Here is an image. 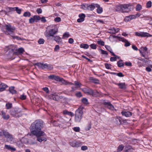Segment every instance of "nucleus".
<instances>
[{
	"mask_svg": "<svg viewBox=\"0 0 152 152\" xmlns=\"http://www.w3.org/2000/svg\"><path fill=\"white\" fill-rule=\"evenodd\" d=\"M116 85L118 86L120 88L125 89L126 88V86L124 83H116Z\"/></svg>",
	"mask_w": 152,
	"mask_h": 152,
	"instance_id": "nucleus-21",
	"label": "nucleus"
},
{
	"mask_svg": "<svg viewBox=\"0 0 152 152\" xmlns=\"http://www.w3.org/2000/svg\"><path fill=\"white\" fill-rule=\"evenodd\" d=\"M133 149L130 146L126 147L125 148L124 152H132Z\"/></svg>",
	"mask_w": 152,
	"mask_h": 152,
	"instance_id": "nucleus-31",
	"label": "nucleus"
},
{
	"mask_svg": "<svg viewBox=\"0 0 152 152\" xmlns=\"http://www.w3.org/2000/svg\"><path fill=\"white\" fill-rule=\"evenodd\" d=\"M119 31V29L118 28L115 29L114 28L112 29H109V32L112 34H114L117 33Z\"/></svg>",
	"mask_w": 152,
	"mask_h": 152,
	"instance_id": "nucleus-20",
	"label": "nucleus"
},
{
	"mask_svg": "<svg viewBox=\"0 0 152 152\" xmlns=\"http://www.w3.org/2000/svg\"><path fill=\"white\" fill-rule=\"evenodd\" d=\"M5 27L7 30L10 33L9 34L13 33L14 31L16 29L15 27L14 26H12L10 24L6 25Z\"/></svg>",
	"mask_w": 152,
	"mask_h": 152,
	"instance_id": "nucleus-10",
	"label": "nucleus"
},
{
	"mask_svg": "<svg viewBox=\"0 0 152 152\" xmlns=\"http://www.w3.org/2000/svg\"><path fill=\"white\" fill-rule=\"evenodd\" d=\"M73 130L76 132H78L80 131V129L79 127H75L74 128Z\"/></svg>",
	"mask_w": 152,
	"mask_h": 152,
	"instance_id": "nucleus-59",
	"label": "nucleus"
},
{
	"mask_svg": "<svg viewBox=\"0 0 152 152\" xmlns=\"http://www.w3.org/2000/svg\"><path fill=\"white\" fill-rule=\"evenodd\" d=\"M88 4H83L81 6V8L84 10H87L88 7Z\"/></svg>",
	"mask_w": 152,
	"mask_h": 152,
	"instance_id": "nucleus-37",
	"label": "nucleus"
},
{
	"mask_svg": "<svg viewBox=\"0 0 152 152\" xmlns=\"http://www.w3.org/2000/svg\"><path fill=\"white\" fill-rule=\"evenodd\" d=\"M135 34L136 36L142 37H151L152 36V35H151L149 34L143 32H136L135 33Z\"/></svg>",
	"mask_w": 152,
	"mask_h": 152,
	"instance_id": "nucleus-8",
	"label": "nucleus"
},
{
	"mask_svg": "<svg viewBox=\"0 0 152 152\" xmlns=\"http://www.w3.org/2000/svg\"><path fill=\"white\" fill-rule=\"evenodd\" d=\"M90 47L94 49H95L96 48V45L94 44H91L90 45Z\"/></svg>",
	"mask_w": 152,
	"mask_h": 152,
	"instance_id": "nucleus-53",
	"label": "nucleus"
},
{
	"mask_svg": "<svg viewBox=\"0 0 152 152\" xmlns=\"http://www.w3.org/2000/svg\"><path fill=\"white\" fill-rule=\"evenodd\" d=\"M48 78L50 79H54L56 81H61L62 78L59 76H56L54 75H50L48 76Z\"/></svg>",
	"mask_w": 152,
	"mask_h": 152,
	"instance_id": "nucleus-12",
	"label": "nucleus"
},
{
	"mask_svg": "<svg viewBox=\"0 0 152 152\" xmlns=\"http://www.w3.org/2000/svg\"><path fill=\"white\" fill-rule=\"evenodd\" d=\"M124 148V146L122 145H120L118 147L117 149V151L118 152H121L123 149Z\"/></svg>",
	"mask_w": 152,
	"mask_h": 152,
	"instance_id": "nucleus-40",
	"label": "nucleus"
},
{
	"mask_svg": "<svg viewBox=\"0 0 152 152\" xmlns=\"http://www.w3.org/2000/svg\"><path fill=\"white\" fill-rule=\"evenodd\" d=\"M1 115L2 116V117L4 120H8L10 118V115L8 114H7L6 113L2 110L1 111Z\"/></svg>",
	"mask_w": 152,
	"mask_h": 152,
	"instance_id": "nucleus-17",
	"label": "nucleus"
},
{
	"mask_svg": "<svg viewBox=\"0 0 152 152\" xmlns=\"http://www.w3.org/2000/svg\"><path fill=\"white\" fill-rule=\"evenodd\" d=\"M122 5L116 6L115 8V10L117 12H122Z\"/></svg>",
	"mask_w": 152,
	"mask_h": 152,
	"instance_id": "nucleus-32",
	"label": "nucleus"
},
{
	"mask_svg": "<svg viewBox=\"0 0 152 152\" xmlns=\"http://www.w3.org/2000/svg\"><path fill=\"white\" fill-rule=\"evenodd\" d=\"M48 96L49 99H53L54 100H56L58 97V95L56 93L51 94Z\"/></svg>",
	"mask_w": 152,
	"mask_h": 152,
	"instance_id": "nucleus-15",
	"label": "nucleus"
},
{
	"mask_svg": "<svg viewBox=\"0 0 152 152\" xmlns=\"http://www.w3.org/2000/svg\"><path fill=\"white\" fill-rule=\"evenodd\" d=\"M69 36L70 35L69 34V33L67 32L64 33L63 35V37L64 38H68L69 37Z\"/></svg>",
	"mask_w": 152,
	"mask_h": 152,
	"instance_id": "nucleus-45",
	"label": "nucleus"
},
{
	"mask_svg": "<svg viewBox=\"0 0 152 152\" xmlns=\"http://www.w3.org/2000/svg\"><path fill=\"white\" fill-rule=\"evenodd\" d=\"M125 64L126 66H132V63L130 62H126L125 63Z\"/></svg>",
	"mask_w": 152,
	"mask_h": 152,
	"instance_id": "nucleus-60",
	"label": "nucleus"
},
{
	"mask_svg": "<svg viewBox=\"0 0 152 152\" xmlns=\"http://www.w3.org/2000/svg\"><path fill=\"white\" fill-rule=\"evenodd\" d=\"M43 89L44 91H45L47 93H49V91L48 88L47 87H45L43 88Z\"/></svg>",
	"mask_w": 152,
	"mask_h": 152,
	"instance_id": "nucleus-61",
	"label": "nucleus"
},
{
	"mask_svg": "<svg viewBox=\"0 0 152 152\" xmlns=\"http://www.w3.org/2000/svg\"><path fill=\"white\" fill-rule=\"evenodd\" d=\"M125 41H124L125 42V46L126 47H128L130 45V44L129 42L127 40H125Z\"/></svg>",
	"mask_w": 152,
	"mask_h": 152,
	"instance_id": "nucleus-55",
	"label": "nucleus"
},
{
	"mask_svg": "<svg viewBox=\"0 0 152 152\" xmlns=\"http://www.w3.org/2000/svg\"><path fill=\"white\" fill-rule=\"evenodd\" d=\"M95 6L97 8V9L96 10L98 14L101 13L103 11L102 8L100 7L99 5L97 4H95Z\"/></svg>",
	"mask_w": 152,
	"mask_h": 152,
	"instance_id": "nucleus-22",
	"label": "nucleus"
},
{
	"mask_svg": "<svg viewBox=\"0 0 152 152\" xmlns=\"http://www.w3.org/2000/svg\"><path fill=\"white\" fill-rule=\"evenodd\" d=\"M59 46L58 45H57L54 48V50L56 51H57L59 49Z\"/></svg>",
	"mask_w": 152,
	"mask_h": 152,
	"instance_id": "nucleus-57",
	"label": "nucleus"
},
{
	"mask_svg": "<svg viewBox=\"0 0 152 152\" xmlns=\"http://www.w3.org/2000/svg\"><path fill=\"white\" fill-rule=\"evenodd\" d=\"M122 12H128L133 10L132 6L129 4H122Z\"/></svg>",
	"mask_w": 152,
	"mask_h": 152,
	"instance_id": "nucleus-5",
	"label": "nucleus"
},
{
	"mask_svg": "<svg viewBox=\"0 0 152 152\" xmlns=\"http://www.w3.org/2000/svg\"><path fill=\"white\" fill-rule=\"evenodd\" d=\"M54 20L56 22H59L61 21V19L59 17H56L54 19Z\"/></svg>",
	"mask_w": 152,
	"mask_h": 152,
	"instance_id": "nucleus-54",
	"label": "nucleus"
},
{
	"mask_svg": "<svg viewBox=\"0 0 152 152\" xmlns=\"http://www.w3.org/2000/svg\"><path fill=\"white\" fill-rule=\"evenodd\" d=\"M1 87L0 88V92L4 91L5 89L7 87V85L4 83L1 84Z\"/></svg>",
	"mask_w": 152,
	"mask_h": 152,
	"instance_id": "nucleus-29",
	"label": "nucleus"
},
{
	"mask_svg": "<svg viewBox=\"0 0 152 152\" xmlns=\"http://www.w3.org/2000/svg\"><path fill=\"white\" fill-rule=\"evenodd\" d=\"M34 17L35 20H41V17L38 15H34Z\"/></svg>",
	"mask_w": 152,
	"mask_h": 152,
	"instance_id": "nucleus-48",
	"label": "nucleus"
},
{
	"mask_svg": "<svg viewBox=\"0 0 152 152\" xmlns=\"http://www.w3.org/2000/svg\"><path fill=\"white\" fill-rule=\"evenodd\" d=\"M24 49L23 48H20L16 50V53L18 54H21L24 51Z\"/></svg>",
	"mask_w": 152,
	"mask_h": 152,
	"instance_id": "nucleus-35",
	"label": "nucleus"
},
{
	"mask_svg": "<svg viewBox=\"0 0 152 152\" xmlns=\"http://www.w3.org/2000/svg\"><path fill=\"white\" fill-rule=\"evenodd\" d=\"M51 40H53L57 42H61V39L58 36H54L53 38H51Z\"/></svg>",
	"mask_w": 152,
	"mask_h": 152,
	"instance_id": "nucleus-26",
	"label": "nucleus"
},
{
	"mask_svg": "<svg viewBox=\"0 0 152 152\" xmlns=\"http://www.w3.org/2000/svg\"><path fill=\"white\" fill-rule=\"evenodd\" d=\"M82 102L85 105H88L89 104L88 99L85 98H83L82 99Z\"/></svg>",
	"mask_w": 152,
	"mask_h": 152,
	"instance_id": "nucleus-36",
	"label": "nucleus"
},
{
	"mask_svg": "<svg viewBox=\"0 0 152 152\" xmlns=\"http://www.w3.org/2000/svg\"><path fill=\"white\" fill-rule=\"evenodd\" d=\"M73 85H75L76 86L75 87L76 88H77L79 87H80L81 85V84L79 82L77 81H75L74 82V84H73ZM72 91H73L75 90V88L74 87H72Z\"/></svg>",
	"mask_w": 152,
	"mask_h": 152,
	"instance_id": "nucleus-19",
	"label": "nucleus"
},
{
	"mask_svg": "<svg viewBox=\"0 0 152 152\" xmlns=\"http://www.w3.org/2000/svg\"><path fill=\"white\" fill-rule=\"evenodd\" d=\"M117 64L119 67H123L124 66V64L122 60H120L119 61H118Z\"/></svg>",
	"mask_w": 152,
	"mask_h": 152,
	"instance_id": "nucleus-38",
	"label": "nucleus"
},
{
	"mask_svg": "<svg viewBox=\"0 0 152 152\" xmlns=\"http://www.w3.org/2000/svg\"><path fill=\"white\" fill-rule=\"evenodd\" d=\"M81 149L82 150L85 151L88 149V147L86 146H82Z\"/></svg>",
	"mask_w": 152,
	"mask_h": 152,
	"instance_id": "nucleus-56",
	"label": "nucleus"
},
{
	"mask_svg": "<svg viewBox=\"0 0 152 152\" xmlns=\"http://www.w3.org/2000/svg\"><path fill=\"white\" fill-rule=\"evenodd\" d=\"M142 9V6L139 4H137L135 8L136 10L137 11H138Z\"/></svg>",
	"mask_w": 152,
	"mask_h": 152,
	"instance_id": "nucleus-39",
	"label": "nucleus"
},
{
	"mask_svg": "<svg viewBox=\"0 0 152 152\" xmlns=\"http://www.w3.org/2000/svg\"><path fill=\"white\" fill-rule=\"evenodd\" d=\"M84 107L80 105L76 110L75 114V121L77 122H79L81 121L83 115V110Z\"/></svg>",
	"mask_w": 152,
	"mask_h": 152,
	"instance_id": "nucleus-2",
	"label": "nucleus"
},
{
	"mask_svg": "<svg viewBox=\"0 0 152 152\" xmlns=\"http://www.w3.org/2000/svg\"><path fill=\"white\" fill-rule=\"evenodd\" d=\"M63 113L64 114H67L71 116H72L74 115L73 113H72L71 112H69L66 110H64Z\"/></svg>",
	"mask_w": 152,
	"mask_h": 152,
	"instance_id": "nucleus-34",
	"label": "nucleus"
},
{
	"mask_svg": "<svg viewBox=\"0 0 152 152\" xmlns=\"http://www.w3.org/2000/svg\"><path fill=\"white\" fill-rule=\"evenodd\" d=\"M15 87L13 86H11L9 88V91L12 94H15L17 91L15 89Z\"/></svg>",
	"mask_w": 152,
	"mask_h": 152,
	"instance_id": "nucleus-28",
	"label": "nucleus"
},
{
	"mask_svg": "<svg viewBox=\"0 0 152 152\" xmlns=\"http://www.w3.org/2000/svg\"><path fill=\"white\" fill-rule=\"evenodd\" d=\"M38 43L39 44H43L45 42V41L43 39H40L38 41Z\"/></svg>",
	"mask_w": 152,
	"mask_h": 152,
	"instance_id": "nucleus-44",
	"label": "nucleus"
},
{
	"mask_svg": "<svg viewBox=\"0 0 152 152\" xmlns=\"http://www.w3.org/2000/svg\"><path fill=\"white\" fill-rule=\"evenodd\" d=\"M74 42V40L72 38H70L69 39V42L70 44H72Z\"/></svg>",
	"mask_w": 152,
	"mask_h": 152,
	"instance_id": "nucleus-64",
	"label": "nucleus"
},
{
	"mask_svg": "<svg viewBox=\"0 0 152 152\" xmlns=\"http://www.w3.org/2000/svg\"><path fill=\"white\" fill-rule=\"evenodd\" d=\"M104 104L106 107L108 108L110 110H113L114 109V107L113 105L110 102H105Z\"/></svg>",
	"mask_w": 152,
	"mask_h": 152,
	"instance_id": "nucleus-16",
	"label": "nucleus"
},
{
	"mask_svg": "<svg viewBox=\"0 0 152 152\" xmlns=\"http://www.w3.org/2000/svg\"><path fill=\"white\" fill-rule=\"evenodd\" d=\"M90 80L91 82L95 83L98 84L99 82V80L93 77H90Z\"/></svg>",
	"mask_w": 152,
	"mask_h": 152,
	"instance_id": "nucleus-27",
	"label": "nucleus"
},
{
	"mask_svg": "<svg viewBox=\"0 0 152 152\" xmlns=\"http://www.w3.org/2000/svg\"><path fill=\"white\" fill-rule=\"evenodd\" d=\"M82 90L85 94L93 96H95L96 93H98V92L96 90L93 91L91 89L89 88H83L82 89Z\"/></svg>",
	"mask_w": 152,
	"mask_h": 152,
	"instance_id": "nucleus-7",
	"label": "nucleus"
},
{
	"mask_svg": "<svg viewBox=\"0 0 152 152\" xmlns=\"http://www.w3.org/2000/svg\"><path fill=\"white\" fill-rule=\"evenodd\" d=\"M4 136L8 142H11L14 139L12 135L7 132L4 133Z\"/></svg>",
	"mask_w": 152,
	"mask_h": 152,
	"instance_id": "nucleus-11",
	"label": "nucleus"
},
{
	"mask_svg": "<svg viewBox=\"0 0 152 152\" xmlns=\"http://www.w3.org/2000/svg\"><path fill=\"white\" fill-rule=\"evenodd\" d=\"M58 31L57 28L52 29L48 31H46L45 33V35L48 39L51 40V37H54V34L57 33Z\"/></svg>",
	"mask_w": 152,
	"mask_h": 152,
	"instance_id": "nucleus-3",
	"label": "nucleus"
},
{
	"mask_svg": "<svg viewBox=\"0 0 152 152\" xmlns=\"http://www.w3.org/2000/svg\"><path fill=\"white\" fill-rule=\"evenodd\" d=\"M81 48H83L84 49H87L89 47L88 45L86 44H81L80 45Z\"/></svg>",
	"mask_w": 152,
	"mask_h": 152,
	"instance_id": "nucleus-30",
	"label": "nucleus"
},
{
	"mask_svg": "<svg viewBox=\"0 0 152 152\" xmlns=\"http://www.w3.org/2000/svg\"><path fill=\"white\" fill-rule=\"evenodd\" d=\"M105 66L106 68L107 69H110L111 68V65L108 64H105Z\"/></svg>",
	"mask_w": 152,
	"mask_h": 152,
	"instance_id": "nucleus-51",
	"label": "nucleus"
},
{
	"mask_svg": "<svg viewBox=\"0 0 152 152\" xmlns=\"http://www.w3.org/2000/svg\"><path fill=\"white\" fill-rule=\"evenodd\" d=\"M35 20L34 17L33 18H31L29 19V23H32L34 22Z\"/></svg>",
	"mask_w": 152,
	"mask_h": 152,
	"instance_id": "nucleus-50",
	"label": "nucleus"
},
{
	"mask_svg": "<svg viewBox=\"0 0 152 152\" xmlns=\"http://www.w3.org/2000/svg\"><path fill=\"white\" fill-rule=\"evenodd\" d=\"M151 2L149 1L146 4V7L147 8L151 7Z\"/></svg>",
	"mask_w": 152,
	"mask_h": 152,
	"instance_id": "nucleus-47",
	"label": "nucleus"
},
{
	"mask_svg": "<svg viewBox=\"0 0 152 152\" xmlns=\"http://www.w3.org/2000/svg\"><path fill=\"white\" fill-rule=\"evenodd\" d=\"M75 95L77 97H80L82 96V95L80 92H78L76 93Z\"/></svg>",
	"mask_w": 152,
	"mask_h": 152,
	"instance_id": "nucleus-49",
	"label": "nucleus"
},
{
	"mask_svg": "<svg viewBox=\"0 0 152 152\" xmlns=\"http://www.w3.org/2000/svg\"><path fill=\"white\" fill-rule=\"evenodd\" d=\"M60 82H61L63 84L65 85H72L73 84V83H72L69 82L67 81L64 79L62 78Z\"/></svg>",
	"mask_w": 152,
	"mask_h": 152,
	"instance_id": "nucleus-23",
	"label": "nucleus"
},
{
	"mask_svg": "<svg viewBox=\"0 0 152 152\" xmlns=\"http://www.w3.org/2000/svg\"><path fill=\"white\" fill-rule=\"evenodd\" d=\"M21 142L23 144H27L28 142V139L26 138L23 137L21 140Z\"/></svg>",
	"mask_w": 152,
	"mask_h": 152,
	"instance_id": "nucleus-33",
	"label": "nucleus"
},
{
	"mask_svg": "<svg viewBox=\"0 0 152 152\" xmlns=\"http://www.w3.org/2000/svg\"><path fill=\"white\" fill-rule=\"evenodd\" d=\"M125 22H128L131 20L129 16H126L124 19Z\"/></svg>",
	"mask_w": 152,
	"mask_h": 152,
	"instance_id": "nucleus-46",
	"label": "nucleus"
},
{
	"mask_svg": "<svg viewBox=\"0 0 152 152\" xmlns=\"http://www.w3.org/2000/svg\"><path fill=\"white\" fill-rule=\"evenodd\" d=\"M34 66H37L39 68L44 69H51L53 68L52 66L50 64H42L40 63H35L34 64Z\"/></svg>",
	"mask_w": 152,
	"mask_h": 152,
	"instance_id": "nucleus-6",
	"label": "nucleus"
},
{
	"mask_svg": "<svg viewBox=\"0 0 152 152\" xmlns=\"http://www.w3.org/2000/svg\"><path fill=\"white\" fill-rule=\"evenodd\" d=\"M4 148L5 149L8 150L12 151H15L16 150V149L15 148L12 147L10 145H5L4 146Z\"/></svg>",
	"mask_w": 152,
	"mask_h": 152,
	"instance_id": "nucleus-24",
	"label": "nucleus"
},
{
	"mask_svg": "<svg viewBox=\"0 0 152 152\" xmlns=\"http://www.w3.org/2000/svg\"><path fill=\"white\" fill-rule=\"evenodd\" d=\"M101 53L103 54L107 55V53L106 51L102 49L100 50Z\"/></svg>",
	"mask_w": 152,
	"mask_h": 152,
	"instance_id": "nucleus-58",
	"label": "nucleus"
},
{
	"mask_svg": "<svg viewBox=\"0 0 152 152\" xmlns=\"http://www.w3.org/2000/svg\"><path fill=\"white\" fill-rule=\"evenodd\" d=\"M45 135V134L44 132H43V133H42V134H39L37 135H35L37 137V140L40 142H42L43 141H46L47 140V139L44 137Z\"/></svg>",
	"mask_w": 152,
	"mask_h": 152,
	"instance_id": "nucleus-9",
	"label": "nucleus"
},
{
	"mask_svg": "<svg viewBox=\"0 0 152 152\" xmlns=\"http://www.w3.org/2000/svg\"><path fill=\"white\" fill-rule=\"evenodd\" d=\"M22 110L18 108H15L10 111V114L13 116L19 117L22 115L21 113Z\"/></svg>",
	"mask_w": 152,
	"mask_h": 152,
	"instance_id": "nucleus-4",
	"label": "nucleus"
},
{
	"mask_svg": "<svg viewBox=\"0 0 152 152\" xmlns=\"http://www.w3.org/2000/svg\"><path fill=\"white\" fill-rule=\"evenodd\" d=\"M121 114L123 115L126 117H129L132 115V113L129 111H123L121 112Z\"/></svg>",
	"mask_w": 152,
	"mask_h": 152,
	"instance_id": "nucleus-18",
	"label": "nucleus"
},
{
	"mask_svg": "<svg viewBox=\"0 0 152 152\" xmlns=\"http://www.w3.org/2000/svg\"><path fill=\"white\" fill-rule=\"evenodd\" d=\"M37 12L38 14H40L42 12V10L40 8L37 9Z\"/></svg>",
	"mask_w": 152,
	"mask_h": 152,
	"instance_id": "nucleus-62",
	"label": "nucleus"
},
{
	"mask_svg": "<svg viewBox=\"0 0 152 152\" xmlns=\"http://www.w3.org/2000/svg\"><path fill=\"white\" fill-rule=\"evenodd\" d=\"M31 15V14L30 12H26L24 13L23 14V16L25 17H29Z\"/></svg>",
	"mask_w": 152,
	"mask_h": 152,
	"instance_id": "nucleus-43",
	"label": "nucleus"
},
{
	"mask_svg": "<svg viewBox=\"0 0 152 152\" xmlns=\"http://www.w3.org/2000/svg\"><path fill=\"white\" fill-rule=\"evenodd\" d=\"M78 16L79 18L77 19V20L78 23H81L84 20L86 15L82 13L80 14Z\"/></svg>",
	"mask_w": 152,
	"mask_h": 152,
	"instance_id": "nucleus-13",
	"label": "nucleus"
},
{
	"mask_svg": "<svg viewBox=\"0 0 152 152\" xmlns=\"http://www.w3.org/2000/svg\"><path fill=\"white\" fill-rule=\"evenodd\" d=\"M116 60V57H112L110 58V61H112Z\"/></svg>",
	"mask_w": 152,
	"mask_h": 152,
	"instance_id": "nucleus-63",
	"label": "nucleus"
},
{
	"mask_svg": "<svg viewBox=\"0 0 152 152\" xmlns=\"http://www.w3.org/2000/svg\"><path fill=\"white\" fill-rule=\"evenodd\" d=\"M97 42L99 45L102 46L104 45V41H102L101 39H98L97 41Z\"/></svg>",
	"mask_w": 152,
	"mask_h": 152,
	"instance_id": "nucleus-42",
	"label": "nucleus"
},
{
	"mask_svg": "<svg viewBox=\"0 0 152 152\" xmlns=\"http://www.w3.org/2000/svg\"><path fill=\"white\" fill-rule=\"evenodd\" d=\"M6 108L7 109H9L11 108L12 107V104L11 103H7L6 104Z\"/></svg>",
	"mask_w": 152,
	"mask_h": 152,
	"instance_id": "nucleus-41",
	"label": "nucleus"
},
{
	"mask_svg": "<svg viewBox=\"0 0 152 152\" xmlns=\"http://www.w3.org/2000/svg\"><path fill=\"white\" fill-rule=\"evenodd\" d=\"M70 145L72 147H77L81 146V143L79 142L74 141L70 142Z\"/></svg>",
	"mask_w": 152,
	"mask_h": 152,
	"instance_id": "nucleus-14",
	"label": "nucleus"
},
{
	"mask_svg": "<svg viewBox=\"0 0 152 152\" xmlns=\"http://www.w3.org/2000/svg\"><path fill=\"white\" fill-rule=\"evenodd\" d=\"M95 4H92L91 5L88 4L87 10L92 11L95 9Z\"/></svg>",
	"mask_w": 152,
	"mask_h": 152,
	"instance_id": "nucleus-25",
	"label": "nucleus"
},
{
	"mask_svg": "<svg viewBox=\"0 0 152 152\" xmlns=\"http://www.w3.org/2000/svg\"><path fill=\"white\" fill-rule=\"evenodd\" d=\"M20 98L22 100L25 99L26 98V96L24 94H23L20 96Z\"/></svg>",
	"mask_w": 152,
	"mask_h": 152,
	"instance_id": "nucleus-52",
	"label": "nucleus"
},
{
	"mask_svg": "<svg viewBox=\"0 0 152 152\" xmlns=\"http://www.w3.org/2000/svg\"><path fill=\"white\" fill-rule=\"evenodd\" d=\"M43 122L41 121L36 120L33 123L30 129L31 133L33 135H39L43 133L41 129L43 127Z\"/></svg>",
	"mask_w": 152,
	"mask_h": 152,
	"instance_id": "nucleus-1",
	"label": "nucleus"
}]
</instances>
